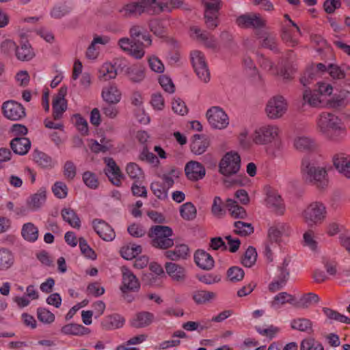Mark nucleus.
<instances>
[{"mask_svg":"<svg viewBox=\"0 0 350 350\" xmlns=\"http://www.w3.org/2000/svg\"><path fill=\"white\" fill-rule=\"evenodd\" d=\"M301 172L306 182L319 188H324L328 184L327 172L324 167L317 165L315 161L305 157L301 161Z\"/></svg>","mask_w":350,"mask_h":350,"instance_id":"7ed1b4c3","label":"nucleus"},{"mask_svg":"<svg viewBox=\"0 0 350 350\" xmlns=\"http://www.w3.org/2000/svg\"><path fill=\"white\" fill-rule=\"evenodd\" d=\"M245 275L243 270L239 267H232L227 271V277L232 282L241 281Z\"/></svg>","mask_w":350,"mask_h":350,"instance_id":"680f3d73","label":"nucleus"},{"mask_svg":"<svg viewBox=\"0 0 350 350\" xmlns=\"http://www.w3.org/2000/svg\"><path fill=\"white\" fill-rule=\"evenodd\" d=\"M215 297L216 294L215 293L203 290L195 291L192 294L193 301L199 305L205 304L214 299Z\"/></svg>","mask_w":350,"mask_h":350,"instance_id":"a19ab883","label":"nucleus"},{"mask_svg":"<svg viewBox=\"0 0 350 350\" xmlns=\"http://www.w3.org/2000/svg\"><path fill=\"white\" fill-rule=\"evenodd\" d=\"M32 157L33 161L42 167H52L55 164L51 157L41 151L34 150Z\"/></svg>","mask_w":350,"mask_h":350,"instance_id":"37998d69","label":"nucleus"},{"mask_svg":"<svg viewBox=\"0 0 350 350\" xmlns=\"http://www.w3.org/2000/svg\"><path fill=\"white\" fill-rule=\"evenodd\" d=\"M241 167V158L236 152H228L222 157L219 164V172L225 176L237 174Z\"/></svg>","mask_w":350,"mask_h":350,"instance_id":"0eeeda50","label":"nucleus"},{"mask_svg":"<svg viewBox=\"0 0 350 350\" xmlns=\"http://www.w3.org/2000/svg\"><path fill=\"white\" fill-rule=\"evenodd\" d=\"M122 94L115 85L105 87L102 90V98L109 104H117L120 101Z\"/></svg>","mask_w":350,"mask_h":350,"instance_id":"bb28decb","label":"nucleus"},{"mask_svg":"<svg viewBox=\"0 0 350 350\" xmlns=\"http://www.w3.org/2000/svg\"><path fill=\"white\" fill-rule=\"evenodd\" d=\"M317 128L325 138L334 143L341 142L347 135L341 119L331 113L323 112L318 116Z\"/></svg>","mask_w":350,"mask_h":350,"instance_id":"f03ea898","label":"nucleus"},{"mask_svg":"<svg viewBox=\"0 0 350 350\" xmlns=\"http://www.w3.org/2000/svg\"><path fill=\"white\" fill-rule=\"evenodd\" d=\"M291 329L297 330L302 332L312 333L313 332V323L312 322L306 318H296L293 319L290 322Z\"/></svg>","mask_w":350,"mask_h":350,"instance_id":"2f4dec72","label":"nucleus"},{"mask_svg":"<svg viewBox=\"0 0 350 350\" xmlns=\"http://www.w3.org/2000/svg\"><path fill=\"white\" fill-rule=\"evenodd\" d=\"M150 30L157 36L163 37L165 33V28L163 23L158 19H153L149 22Z\"/></svg>","mask_w":350,"mask_h":350,"instance_id":"0e129e2a","label":"nucleus"},{"mask_svg":"<svg viewBox=\"0 0 350 350\" xmlns=\"http://www.w3.org/2000/svg\"><path fill=\"white\" fill-rule=\"evenodd\" d=\"M52 191L54 195L59 199L65 198L68 195V187L66 185L61 181L56 182L53 187Z\"/></svg>","mask_w":350,"mask_h":350,"instance_id":"338daca9","label":"nucleus"},{"mask_svg":"<svg viewBox=\"0 0 350 350\" xmlns=\"http://www.w3.org/2000/svg\"><path fill=\"white\" fill-rule=\"evenodd\" d=\"M92 226L94 231L103 241H111L115 239L114 230L104 220L95 219L92 221Z\"/></svg>","mask_w":350,"mask_h":350,"instance_id":"dca6fc26","label":"nucleus"},{"mask_svg":"<svg viewBox=\"0 0 350 350\" xmlns=\"http://www.w3.org/2000/svg\"><path fill=\"white\" fill-rule=\"evenodd\" d=\"M154 319V316L152 313L146 311L140 312L133 317L131 321V325L135 328L144 327L150 325Z\"/></svg>","mask_w":350,"mask_h":350,"instance_id":"a878e982","label":"nucleus"},{"mask_svg":"<svg viewBox=\"0 0 350 350\" xmlns=\"http://www.w3.org/2000/svg\"><path fill=\"white\" fill-rule=\"evenodd\" d=\"M327 71L333 79H341L345 77V66H339L331 64L327 67Z\"/></svg>","mask_w":350,"mask_h":350,"instance_id":"69168bd1","label":"nucleus"},{"mask_svg":"<svg viewBox=\"0 0 350 350\" xmlns=\"http://www.w3.org/2000/svg\"><path fill=\"white\" fill-rule=\"evenodd\" d=\"M323 312L327 318L329 320H334L341 323H345L349 324L350 323V318L338 312L336 310H334L329 308H323Z\"/></svg>","mask_w":350,"mask_h":350,"instance_id":"6e6d98bb","label":"nucleus"},{"mask_svg":"<svg viewBox=\"0 0 350 350\" xmlns=\"http://www.w3.org/2000/svg\"><path fill=\"white\" fill-rule=\"evenodd\" d=\"M180 172L176 168H172L169 172L163 174L161 178L165 185L168 189L172 187L174 183V180L178 178Z\"/></svg>","mask_w":350,"mask_h":350,"instance_id":"bf43d9fd","label":"nucleus"},{"mask_svg":"<svg viewBox=\"0 0 350 350\" xmlns=\"http://www.w3.org/2000/svg\"><path fill=\"white\" fill-rule=\"evenodd\" d=\"M122 278L120 290L123 293L128 291H137L140 288V283L133 273L127 268L122 269Z\"/></svg>","mask_w":350,"mask_h":350,"instance_id":"2eb2a0df","label":"nucleus"},{"mask_svg":"<svg viewBox=\"0 0 350 350\" xmlns=\"http://www.w3.org/2000/svg\"><path fill=\"white\" fill-rule=\"evenodd\" d=\"M257 252L253 247H249L242 258V264L246 267H251L256 261Z\"/></svg>","mask_w":350,"mask_h":350,"instance_id":"13d9d810","label":"nucleus"},{"mask_svg":"<svg viewBox=\"0 0 350 350\" xmlns=\"http://www.w3.org/2000/svg\"><path fill=\"white\" fill-rule=\"evenodd\" d=\"M209 145V139L206 136L196 134L191 140V150L193 154L200 155L206 150Z\"/></svg>","mask_w":350,"mask_h":350,"instance_id":"5701e85b","label":"nucleus"},{"mask_svg":"<svg viewBox=\"0 0 350 350\" xmlns=\"http://www.w3.org/2000/svg\"><path fill=\"white\" fill-rule=\"evenodd\" d=\"M164 256L172 261H178L187 258L189 254V247L185 244L176 245L172 250H165Z\"/></svg>","mask_w":350,"mask_h":350,"instance_id":"4be33fe9","label":"nucleus"},{"mask_svg":"<svg viewBox=\"0 0 350 350\" xmlns=\"http://www.w3.org/2000/svg\"><path fill=\"white\" fill-rule=\"evenodd\" d=\"M21 234L27 241L34 242L38 238V229L32 223H27L23 226Z\"/></svg>","mask_w":350,"mask_h":350,"instance_id":"79ce46f5","label":"nucleus"},{"mask_svg":"<svg viewBox=\"0 0 350 350\" xmlns=\"http://www.w3.org/2000/svg\"><path fill=\"white\" fill-rule=\"evenodd\" d=\"M196 265L204 270H210L214 266V260L210 254L204 250H197L194 254Z\"/></svg>","mask_w":350,"mask_h":350,"instance_id":"393cba45","label":"nucleus"},{"mask_svg":"<svg viewBox=\"0 0 350 350\" xmlns=\"http://www.w3.org/2000/svg\"><path fill=\"white\" fill-rule=\"evenodd\" d=\"M287 110V103L280 96L270 98L265 107V113L270 120H278L282 117Z\"/></svg>","mask_w":350,"mask_h":350,"instance_id":"1a4fd4ad","label":"nucleus"},{"mask_svg":"<svg viewBox=\"0 0 350 350\" xmlns=\"http://www.w3.org/2000/svg\"><path fill=\"white\" fill-rule=\"evenodd\" d=\"M16 56L21 61H29L35 56V53L28 42L21 44L16 47Z\"/></svg>","mask_w":350,"mask_h":350,"instance_id":"72a5a7b5","label":"nucleus"},{"mask_svg":"<svg viewBox=\"0 0 350 350\" xmlns=\"http://www.w3.org/2000/svg\"><path fill=\"white\" fill-rule=\"evenodd\" d=\"M66 94L67 88L62 87L53 99L52 107L54 120H59L67 109V100L65 98Z\"/></svg>","mask_w":350,"mask_h":350,"instance_id":"ddd939ff","label":"nucleus"},{"mask_svg":"<svg viewBox=\"0 0 350 350\" xmlns=\"http://www.w3.org/2000/svg\"><path fill=\"white\" fill-rule=\"evenodd\" d=\"M226 207L230 215L234 218H245L247 213L244 208L239 206L236 201L232 199H228L226 201Z\"/></svg>","mask_w":350,"mask_h":350,"instance_id":"de8ad7c7","label":"nucleus"},{"mask_svg":"<svg viewBox=\"0 0 350 350\" xmlns=\"http://www.w3.org/2000/svg\"><path fill=\"white\" fill-rule=\"evenodd\" d=\"M334 167L347 178H350V156L340 153L333 157Z\"/></svg>","mask_w":350,"mask_h":350,"instance_id":"aec40b11","label":"nucleus"},{"mask_svg":"<svg viewBox=\"0 0 350 350\" xmlns=\"http://www.w3.org/2000/svg\"><path fill=\"white\" fill-rule=\"evenodd\" d=\"M303 100L304 103H306L312 107H319L323 103L321 96L316 91L312 92L309 90L304 91L303 94Z\"/></svg>","mask_w":350,"mask_h":350,"instance_id":"49530a36","label":"nucleus"},{"mask_svg":"<svg viewBox=\"0 0 350 350\" xmlns=\"http://www.w3.org/2000/svg\"><path fill=\"white\" fill-rule=\"evenodd\" d=\"M143 30L144 28L142 26L137 25H133L129 29L130 36L133 40H136L138 38L142 36V39L146 42L144 46H150L152 44L150 36L148 34H143Z\"/></svg>","mask_w":350,"mask_h":350,"instance_id":"603ef678","label":"nucleus"},{"mask_svg":"<svg viewBox=\"0 0 350 350\" xmlns=\"http://www.w3.org/2000/svg\"><path fill=\"white\" fill-rule=\"evenodd\" d=\"M180 214L184 219L191 221L196 217L197 211L191 202H186L180 206Z\"/></svg>","mask_w":350,"mask_h":350,"instance_id":"3c124183","label":"nucleus"},{"mask_svg":"<svg viewBox=\"0 0 350 350\" xmlns=\"http://www.w3.org/2000/svg\"><path fill=\"white\" fill-rule=\"evenodd\" d=\"M185 172L187 178L193 181L202 179L206 174L204 167L195 161H191L185 165Z\"/></svg>","mask_w":350,"mask_h":350,"instance_id":"a211bd4d","label":"nucleus"},{"mask_svg":"<svg viewBox=\"0 0 350 350\" xmlns=\"http://www.w3.org/2000/svg\"><path fill=\"white\" fill-rule=\"evenodd\" d=\"M118 46L124 51L127 52L136 59H141L144 55L143 44L137 45L136 42L129 38H122L118 40Z\"/></svg>","mask_w":350,"mask_h":350,"instance_id":"f3484780","label":"nucleus"},{"mask_svg":"<svg viewBox=\"0 0 350 350\" xmlns=\"http://www.w3.org/2000/svg\"><path fill=\"white\" fill-rule=\"evenodd\" d=\"M206 118L212 128L224 129L229 124V118L226 112L219 107H212L206 113Z\"/></svg>","mask_w":350,"mask_h":350,"instance_id":"9b49d317","label":"nucleus"},{"mask_svg":"<svg viewBox=\"0 0 350 350\" xmlns=\"http://www.w3.org/2000/svg\"><path fill=\"white\" fill-rule=\"evenodd\" d=\"M204 14H217L221 6V0H203Z\"/></svg>","mask_w":350,"mask_h":350,"instance_id":"e2e57ef3","label":"nucleus"},{"mask_svg":"<svg viewBox=\"0 0 350 350\" xmlns=\"http://www.w3.org/2000/svg\"><path fill=\"white\" fill-rule=\"evenodd\" d=\"M125 323L123 317L114 314L107 317L102 323L103 326L106 329H115L122 327Z\"/></svg>","mask_w":350,"mask_h":350,"instance_id":"4c0bfd02","label":"nucleus"},{"mask_svg":"<svg viewBox=\"0 0 350 350\" xmlns=\"http://www.w3.org/2000/svg\"><path fill=\"white\" fill-rule=\"evenodd\" d=\"M282 129L274 123H265L254 131L253 142L259 146H266V153L271 158L279 157L284 148L281 139Z\"/></svg>","mask_w":350,"mask_h":350,"instance_id":"f257e3e1","label":"nucleus"},{"mask_svg":"<svg viewBox=\"0 0 350 350\" xmlns=\"http://www.w3.org/2000/svg\"><path fill=\"white\" fill-rule=\"evenodd\" d=\"M327 209L324 204L320 202H313L303 210L301 217L304 221L310 227L321 224L326 218Z\"/></svg>","mask_w":350,"mask_h":350,"instance_id":"39448f33","label":"nucleus"},{"mask_svg":"<svg viewBox=\"0 0 350 350\" xmlns=\"http://www.w3.org/2000/svg\"><path fill=\"white\" fill-rule=\"evenodd\" d=\"M46 198V190L40 189L37 193L31 196L28 199V208L33 211L38 210L45 202Z\"/></svg>","mask_w":350,"mask_h":350,"instance_id":"7c9ffc66","label":"nucleus"},{"mask_svg":"<svg viewBox=\"0 0 350 350\" xmlns=\"http://www.w3.org/2000/svg\"><path fill=\"white\" fill-rule=\"evenodd\" d=\"M234 232L241 237H246L254 232V228L250 223L237 221L234 223Z\"/></svg>","mask_w":350,"mask_h":350,"instance_id":"864d4df0","label":"nucleus"},{"mask_svg":"<svg viewBox=\"0 0 350 350\" xmlns=\"http://www.w3.org/2000/svg\"><path fill=\"white\" fill-rule=\"evenodd\" d=\"M2 110L5 117L11 120H18L25 116V108L14 100L4 102Z\"/></svg>","mask_w":350,"mask_h":350,"instance_id":"4468645a","label":"nucleus"},{"mask_svg":"<svg viewBox=\"0 0 350 350\" xmlns=\"http://www.w3.org/2000/svg\"><path fill=\"white\" fill-rule=\"evenodd\" d=\"M191 58L198 77L202 82L208 83L211 79L210 72L202 53L199 51H194L191 53Z\"/></svg>","mask_w":350,"mask_h":350,"instance_id":"9d476101","label":"nucleus"},{"mask_svg":"<svg viewBox=\"0 0 350 350\" xmlns=\"http://www.w3.org/2000/svg\"><path fill=\"white\" fill-rule=\"evenodd\" d=\"M242 29H260L266 26L267 21L260 14L250 12L239 16L235 21Z\"/></svg>","mask_w":350,"mask_h":350,"instance_id":"6e6552de","label":"nucleus"},{"mask_svg":"<svg viewBox=\"0 0 350 350\" xmlns=\"http://www.w3.org/2000/svg\"><path fill=\"white\" fill-rule=\"evenodd\" d=\"M14 256L12 252L5 247H0V270L7 271L14 264Z\"/></svg>","mask_w":350,"mask_h":350,"instance_id":"f704fd0d","label":"nucleus"},{"mask_svg":"<svg viewBox=\"0 0 350 350\" xmlns=\"http://www.w3.org/2000/svg\"><path fill=\"white\" fill-rule=\"evenodd\" d=\"M320 300L319 297L313 293H309L304 295L298 300H295V306L301 308H307L310 306L317 304Z\"/></svg>","mask_w":350,"mask_h":350,"instance_id":"c03bdc74","label":"nucleus"},{"mask_svg":"<svg viewBox=\"0 0 350 350\" xmlns=\"http://www.w3.org/2000/svg\"><path fill=\"white\" fill-rule=\"evenodd\" d=\"M156 1H131L122 5L118 10V12L126 18H137L143 14L148 12L149 8L152 7V3H155Z\"/></svg>","mask_w":350,"mask_h":350,"instance_id":"423d86ee","label":"nucleus"},{"mask_svg":"<svg viewBox=\"0 0 350 350\" xmlns=\"http://www.w3.org/2000/svg\"><path fill=\"white\" fill-rule=\"evenodd\" d=\"M172 110L174 113L184 116L187 113L188 109L183 100L179 98H174L172 103Z\"/></svg>","mask_w":350,"mask_h":350,"instance_id":"774afa93","label":"nucleus"},{"mask_svg":"<svg viewBox=\"0 0 350 350\" xmlns=\"http://www.w3.org/2000/svg\"><path fill=\"white\" fill-rule=\"evenodd\" d=\"M172 229L167 226L156 225L152 226L148 232L150 244L159 250H167L174 245Z\"/></svg>","mask_w":350,"mask_h":350,"instance_id":"20e7f679","label":"nucleus"},{"mask_svg":"<svg viewBox=\"0 0 350 350\" xmlns=\"http://www.w3.org/2000/svg\"><path fill=\"white\" fill-rule=\"evenodd\" d=\"M61 333L64 335L83 336L89 334L90 330L82 325L69 323L62 327Z\"/></svg>","mask_w":350,"mask_h":350,"instance_id":"c9c22d12","label":"nucleus"},{"mask_svg":"<svg viewBox=\"0 0 350 350\" xmlns=\"http://www.w3.org/2000/svg\"><path fill=\"white\" fill-rule=\"evenodd\" d=\"M165 269L167 275L176 282H184L186 279V269L183 266L167 262L165 264Z\"/></svg>","mask_w":350,"mask_h":350,"instance_id":"412c9836","label":"nucleus"},{"mask_svg":"<svg viewBox=\"0 0 350 350\" xmlns=\"http://www.w3.org/2000/svg\"><path fill=\"white\" fill-rule=\"evenodd\" d=\"M129 79L133 83H139L145 77L144 68L139 64L132 65L126 70Z\"/></svg>","mask_w":350,"mask_h":350,"instance_id":"ea45409f","label":"nucleus"},{"mask_svg":"<svg viewBox=\"0 0 350 350\" xmlns=\"http://www.w3.org/2000/svg\"><path fill=\"white\" fill-rule=\"evenodd\" d=\"M257 38L261 47L271 51H277V40L275 35L267 31L257 33Z\"/></svg>","mask_w":350,"mask_h":350,"instance_id":"c85d7f7f","label":"nucleus"},{"mask_svg":"<svg viewBox=\"0 0 350 350\" xmlns=\"http://www.w3.org/2000/svg\"><path fill=\"white\" fill-rule=\"evenodd\" d=\"M282 39L291 46H294L298 44V35L296 29L293 30L290 26L286 25L283 28L282 33Z\"/></svg>","mask_w":350,"mask_h":350,"instance_id":"a18cd8bd","label":"nucleus"},{"mask_svg":"<svg viewBox=\"0 0 350 350\" xmlns=\"http://www.w3.org/2000/svg\"><path fill=\"white\" fill-rule=\"evenodd\" d=\"M109 39L107 37L102 38V37H96L93 39L90 45L87 49L86 51V57L88 59H94L96 58L98 55V51L96 47V44H106L109 42Z\"/></svg>","mask_w":350,"mask_h":350,"instance_id":"8fccbe9b","label":"nucleus"},{"mask_svg":"<svg viewBox=\"0 0 350 350\" xmlns=\"http://www.w3.org/2000/svg\"><path fill=\"white\" fill-rule=\"evenodd\" d=\"M293 145L299 151H309L314 149L316 147L314 139L304 135L297 136L294 139Z\"/></svg>","mask_w":350,"mask_h":350,"instance_id":"473e14b6","label":"nucleus"},{"mask_svg":"<svg viewBox=\"0 0 350 350\" xmlns=\"http://www.w3.org/2000/svg\"><path fill=\"white\" fill-rule=\"evenodd\" d=\"M117 76V71L114 66L110 63H105L99 70V79L103 81H108L115 79Z\"/></svg>","mask_w":350,"mask_h":350,"instance_id":"09e8293b","label":"nucleus"},{"mask_svg":"<svg viewBox=\"0 0 350 350\" xmlns=\"http://www.w3.org/2000/svg\"><path fill=\"white\" fill-rule=\"evenodd\" d=\"M105 161L107 164V169L105 170L107 176L113 185H119L122 177L120 168L111 158H105Z\"/></svg>","mask_w":350,"mask_h":350,"instance_id":"b1692460","label":"nucleus"},{"mask_svg":"<svg viewBox=\"0 0 350 350\" xmlns=\"http://www.w3.org/2000/svg\"><path fill=\"white\" fill-rule=\"evenodd\" d=\"M10 146L14 153L19 155L26 154L31 147V142L27 137H15L10 142Z\"/></svg>","mask_w":350,"mask_h":350,"instance_id":"cd10ccee","label":"nucleus"},{"mask_svg":"<svg viewBox=\"0 0 350 350\" xmlns=\"http://www.w3.org/2000/svg\"><path fill=\"white\" fill-rule=\"evenodd\" d=\"M191 32L192 35H195L196 38L202 40L206 47L211 49L216 47L217 44L215 39L213 36H209L208 33L205 31L202 32L198 27H191Z\"/></svg>","mask_w":350,"mask_h":350,"instance_id":"58836bf2","label":"nucleus"},{"mask_svg":"<svg viewBox=\"0 0 350 350\" xmlns=\"http://www.w3.org/2000/svg\"><path fill=\"white\" fill-rule=\"evenodd\" d=\"M150 189L153 193L160 200H165L167 197L168 188L163 183L155 181L152 183Z\"/></svg>","mask_w":350,"mask_h":350,"instance_id":"4d7b16f0","label":"nucleus"},{"mask_svg":"<svg viewBox=\"0 0 350 350\" xmlns=\"http://www.w3.org/2000/svg\"><path fill=\"white\" fill-rule=\"evenodd\" d=\"M126 171L128 176L135 181H138L144 178V173L142 169L135 163H129Z\"/></svg>","mask_w":350,"mask_h":350,"instance_id":"052dcab7","label":"nucleus"},{"mask_svg":"<svg viewBox=\"0 0 350 350\" xmlns=\"http://www.w3.org/2000/svg\"><path fill=\"white\" fill-rule=\"evenodd\" d=\"M291 230L288 225L284 223H278L271 226L268 231V237L271 241L279 243L283 237L291 234Z\"/></svg>","mask_w":350,"mask_h":350,"instance_id":"6ab92c4d","label":"nucleus"},{"mask_svg":"<svg viewBox=\"0 0 350 350\" xmlns=\"http://www.w3.org/2000/svg\"><path fill=\"white\" fill-rule=\"evenodd\" d=\"M62 217L66 222L74 228L81 227V220L77 213L70 208H64L61 211Z\"/></svg>","mask_w":350,"mask_h":350,"instance_id":"e433bc0d","label":"nucleus"},{"mask_svg":"<svg viewBox=\"0 0 350 350\" xmlns=\"http://www.w3.org/2000/svg\"><path fill=\"white\" fill-rule=\"evenodd\" d=\"M265 204L267 208L276 215H282L285 211V204L281 196L275 190L267 188Z\"/></svg>","mask_w":350,"mask_h":350,"instance_id":"f8f14e48","label":"nucleus"},{"mask_svg":"<svg viewBox=\"0 0 350 350\" xmlns=\"http://www.w3.org/2000/svg\"><path fill=\"white\" fill-rule=\"evenodd\" d=\"M142 247L137 245H130L123 247L121 250V256L126 259L131 260L135 258L138 254L142 252Z\"/></svg>","mask_w":350,"mask_h":350,"instance_id":"5fc2aeb1","label":"nucleus"},{"mask_svg":"<svg viewBox=\"0 0 350 350\" xmlns=\"http://www.w3.org/2000/svg\"><path fill=\"white\" fill-rule=\"evenodd\" d=\"M286 304L295 306V298L287 292H281L273 297L271 301V306L274 309H279Z\"/></svg>","mask_w":350,"mask_h":350,"instance_id":"c756f323","label":"nucleus"}]
</instances>
